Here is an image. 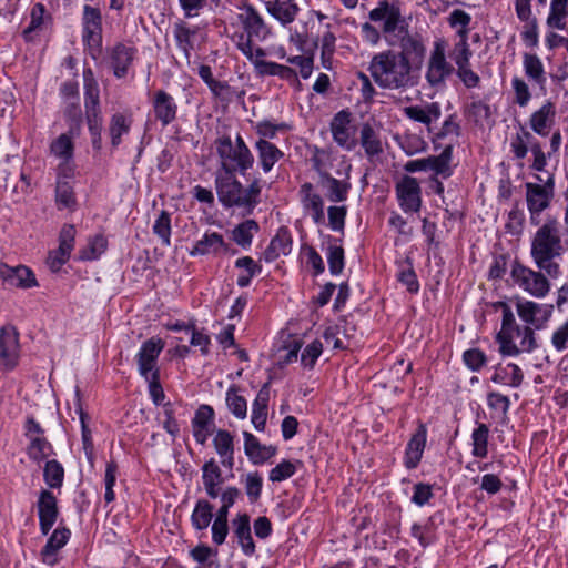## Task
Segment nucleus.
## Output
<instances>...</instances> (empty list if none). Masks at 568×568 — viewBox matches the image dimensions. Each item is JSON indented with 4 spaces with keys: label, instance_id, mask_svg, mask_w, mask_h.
<instances>
[{
    "label": "nucleus",
    "instance_id": "f257e3e1",
    "mask_svg": "<svg viewBox=\"0 0 568 568\" xmlns=\"http://www.w3.org/2000/svg\"><path fill=\"white\" fill-rule=\"evenodd\" d=\"M402 37L399 50L385 49L371 58L367 70L381 89L404 92L419 83L427 55L425 39L417 32Z\"/></svg>",
    "mask_w": 568,
    "mask_h": 568
},
{
    "label": "nucleus",
    "instance_id": "f03ea898",
    "mask_svg": "<svg viewBox=\"0 0 568 568\" xmlns=\"http://www.w3.org/2000/svg\"><path fill=\"white\" fill-rule=\"evenodd\" d=\"M368 19L369 21L361 24V37L372 47H376L383 37L393 44L394 38L400 40L403 34H410L399 6L388 0H379L368 12Z\"/></svg>",
    "mask_w": 568,
    "mask_h": 568
},
{
    "label": "nucleus",
    "instance_id": "7ed1b4c3",
    "mask_svg": "<svg viewBox=\"0 0 568 568\" xmlns=\"http://www.w3.org/2000/svg\"><path fill=\"white\" fill-rule=\"evenodd\" d=\"M564 251L560 223L556 217H548L531 239V258L538 270H544L548 276L557 278L561 275L557 258L561 257Z\"/></svg>",
    "mask_w": 568,
    "mask_h": 568
},
{
    "label": "nucleus",
    "instance_id": "20e7f679",
    "mask_svg": "<svg viewBox=\"0 0 568 568\" xmlns=\"http://www.w3.org/2000/svg\"><path fill=\"white\" fill-rule=\"evenodd\" d=\"M236 173H215V190L220 203L225 209H241L244 215L253 213L260 203L261 185L254 180L247 187L236 179Z\"/></svg>",
    "mask_w": 568,
    "mask_h": 568
},
{
    "label": "nucleus",
    "instance_id": "39448f33",
    "mask_svg": "<svg viewBox=\"0 0 568 568\" xmlns=\"http://www.w3.org/2000/svg\"><path fill=\"white\" fill-rule=\"evenodd\" d=\"M213 145L220 164L216 172L245 175L253 168L254 156L240 133L235 139L230 134L219 135Z\"/></svg>",
    "mask_w": 568,
    "mask_h": 568
},
{
    "label": "nucleus",
    "instance_id": "423d86ee",
    "mask_svg": "<svg viewBox=\"0 0 568 568\" xmlns=\"http://www.w3.org/2000/svg\"><path fill=\"white\" fill-rule=\"evenodd\" d=\"M237 22L241 24L242 32L233 34L232 39L236 48L243 53H251L250 41H264L270 34L271 29L266 24L262 14L248 1H241L237 4Z\"/></svg>",
    "mask_w": 568,
    "mask_h": 568
},
{
    "label": "nucleus",
    "instance_id": "0eeeda50",
    "mask_svg": "<svg viewBox=\"0 0 568 568\" xmlns=\"http://www.w3.org/2000/svg\"><path fill=\"white\" fill-rule=\"evenodd\" d=\"M535 178L542 184L527 182L525 190L530 224L538 226L541 223V212L550 206L555 195V176L552 173H548L546 180L540 175H535Z\"/></svg>",
    "mask_w": 568,
    "mask_h": 568
},
{
    "label": "nucleus",
    "instance_id": "6e6552de",
    "mask_svg": "<svg viewBox=\"0 0 568 568\" xmlns=\"http://www.w3.org/2000/svg\"><path fill=\"white\" fill-rule=\"evenodd\" d=\"M81 24L82 43L84 50L93 60H98L103 52V27L101 10L95 7L84 4Z\"/></svg>",
    "mask_w": 568,
    "mask_h": 568
},
{
    "label": "nucleus",
    "instance_id": "1a4fd4ad",
    "mask_svg": "<svg viewBox=\"0 0 568 568\" xmlns=\"http://www.w3.org/2000/svg\"><path fill=\"white\" fill-rule=\"evenodd\" d=\"M446 41L438 39L434 42L429 54L425 79L429 87L444 88L446 80L454 73L455 68L446 59Z\"/></svg>",
    "mask_w": 568,
    "mask_h": 568
},
{
    "label": "nucleus",
    "instance_id": "9d476101",
    "mask_svg": "<svg viewBox=\"0 0 568 568\" xmlns=\"http://www.w3.org/2000/svg\"><path fill=\"white\" fill-rule=\"evenodd\" d=\"M540 271H534L516 262L511 267V277L524 291L537 298H542L549 293L550 283Z\"/></svg>",
    "mask_w": 568,
    "mask_h": 568
},
{
    "label": "nucleus",
    "instance_id": "9b49d317",
    "mask_svg": "<svg viewBox=\"0 0 568 568\" xmlns=\"http://www.w3.org/2000/svg\"><path fill=\"white\" fill-rule=\"evenodd\" d=\"M495 310H501L503 321L501 328L496 335V341L499 344V352L504 356H517L518 351L514 342V328L517 326L514 313L506 302H496Z\"/></svg>",
    "mask_w": 568,
    "mask_h": 568
},
{
    "label": "nucleus",
    "instance_id": "f8f14e48",
    "mask_svg": "<svg viewBox=\"0 0 568 568\" xmlns=\"http://www.w3.org/2000/svg\"><path fill=\"white\" fill-rule=\"evenodd\" d=\"M400 209L405 213L418 212L422 207V189L416 178L404 175L395 185Z\"/></svg>",
    "mask_w": 568,
    "mask_h": 568
},
{
    "label": "nucleus",
    "instance_id": "ddd939ff",
    "mask_svg": "<svg viewBox=\"0 0 568 568\" xmlns=\"http://www.w3.org/2000/svg\"><path fill=\"white\" fill-rule=\"evenodd\" d=\"M352 122L353 116L347 109L338 111L331 121V133L334 142L346 151H352L357 145Z\"/></svg>",
    "mask_w": 568,
    "mask_h": 568
},
{
    "label": "nucleus",
    "instance_id": "4468645a",
    "mask_svg": "<svg viewBox=\"0 0 568 568\" xmlns=\"http://www.w3.org/2000/svg\"><path fill=\"white\" fill-rule=\"evenodd\" d=\"M516 308L521 321L534 329H542L552 315L554 305L539 304L532 301H518Z\"/></svg>",
    "mask_w": 568,
    "mask_h": 568
},
{
    "label": "nucleus",
    "instance_id": "2eb2a0df",
    "mask_svg": "<svg viewBox=\"0 0 568 568\" xmlns=\"http://www.w3.org/2000/svg\"><path fill=\"white\" fill-rule=\"evenodd\" d=\"M136 55V47L129 42H116L113 47L109 48L108 57L114 77L118 79L126 77Z\"/></svg>",
    "mask_w": 568,
    "mask_h": 568
},
{
    "label": "nucleus",
    "instance_id": "dca6fc26",
    "mask_svg": "<svg viewBox=\"0 0 568 568\" xmlns=\"http://www.w3.org/2000/svg\"><path fill=\"white\" fill-rule=\"evenodd\" d=\"M164 347L165 342L160 337H151L141 345L136 363L140 375L145 379H149L153 372H159L156 362Z\"/></svg>",
    "mask_w": 568,
    "mask_h": 568
},
{
    "label": "nucleus",
    "instance_id": "f3484780",
    "mask_svg": "<svg viewBox=\"0 0 568 568\" xmlns=\"http://www.w3.org/2000/svg\"><path fill=\"white\" fill-rule=\"evenodd\" d=\"M298 197L305 214L311 215L315 224H323L325 221L324 200L311 182L300 186Z\"/></svg>",
    "mask_w": 568,
    "mask_h": 568
},
{
    "label": "nucleus",
    "instance_id": "a211bd4d",
    "mask_svg": "<svg viewBox=\"0 0 568 568\" xmlns=\"http://www.w3.org/2000/svg\"><path fill=\"white\" fill-rule=\"evenodd\" d=\"M39 526L42 535H48L59 516L58 499L52 491L42 489L37 501Z\"/></svg>",
    "mask_w": 568,
    "mask_h": 568
},
{
    "label": "nucleus",
    "instance_id": "6ab92c4d",
    "mask_svg": "<svg viewBox=\"0 0 568 568\" xmlns=\"http://www.w3.org/2000/svg\"><path fill=\"white\" fill-rule=\"evenodd\" d=\"M0 278L9 286L28 290L39 286L36 274L26 265L9 266L0 263Z\"/></svg>",
    "mask_w": 568,
    "mask_h": 568
},
{
    "label": "nucleus",
    "instance_id": "aec40b11",
    "mask_svg": "<svg viewBox=\"0 0 568 568\" xmlns=\"http://www.w3.org/2000/svg\"><path fill=\"white\" fill-rule=\"evenodd\" d=\"M79 135L80 134H71L70 131H68L67 133L60 134L50 144L51 154L62 161L57 168V172H59L60 175L63 174L64 176H68L67 172H73V169L70 165L74 154L73 138Z\"/></svg>",
    "mask_w": 568,
    "mask_h": 568
},
{
    "label": "nucleus",
    "instance_id": "412c9836",
    "mask_svg": "<svg viewBox=\"0 0 568 568\" xmlns=\"http://www.w3.org/2000/svg\"><path fill=\"white\" fill-rule=\"evenodd\" d=\"M222 253L235 254L236 250L232 248L229 243L224 241L222 234L217 232H205L202 239L195 242L190 251L191 256L197 255H220Z\"/></svg>",
    "mask_w": 568,
    "mask_h": 568
},
{
    "label": "nucleus",
    "instance_id": "4be33fe9",
    "mask_svg": "<svg viewBox=\"0 0 568 568\" xmlns=\"http://www.w3.org/2000/svg\"><path fill=\"white\" fill-rule=\"evenodd\" d=\"M154 118L162 126H168L176 120L178 104L174 98L164 90H158L152 98Z\"/></svg>",
    "mask_w": 568,
    "mask_h": 568
},
{
    "label": "nucleus",
    "instance_id": "5701e85b",
    "mask_svg": "<svg viewBox=\"0 0 568 568\" xmlns=\"http://www.w3.org/2000/svg\"><path fill=\"white\" fill-rule=\"evenodd\" d=\"M427 442V428L423 423L418 424L405 448L404 465L407 469H415L422 458Z\"/></svg>",
    "mask_w": 568,
    "mask_h": 568
},
{
    "label": "nucleus",
    "instance_id": "b1692460",
    "mask_svg": "<svg viewBox=\"0 0 568 568\" xmlns=\"http://www.w3.org/2000/svg\"><path fill=\"white\" fill-rule=\"evenodd\" d=\"M406 118L426 125L429 133L433 132L432 124L442 116V108L438 102H428L424 105H409L403 110Z\"/></svg>",
    "mask_w": 568,
    "mask_h": 568
},
{
    "label": "nucleus",
    "instance_id": "393cba45",
    "mask_svg": "<svg viewBox=\"0 0 568 568\" xmlns=\"http://www.w3.org/2000/svg\"><path fill=\"white\" fill-rule=\"evenodd\" d=\"M214 429V410L209 405H201L192 419V430L196 443L204 445Z\"/></svg>",
    "mask_w": 568,
    "mask_h": 568
},
{
    "label": "nucleus",
    "instance_id": "a878e982",
    "mask_svg": "<svg viewBox=\"0 0 568 568\" xmlns=\"http://www.w3.org/2000/svg\"><path fill=\"white\" fill-rule=\"evenodd\" d=\"M265 9L283 27L293 23L301 11L297 0L265 1Z\"/></svg>",
    "mask_w": 568,
    "mask_h": 568
},
{
    "label": "nucleus",
    "instance_id": "bb28decb",
    "mask_svg": "<svg viewBox=\"0 0 568 568\" xmlns=\"http://www.w3.org/2000/svg\"><path fill=\"white\" fill-rule=\"evenodd\" d=\"M556 120V106L551 101L544 103L538 110L531 113L529 126L532 132L540 136H547Z\"/></svg>",
    "mask_w": 568,
    "mask_h": 568
},
{
    "label": "nucleus",
    "instance_id": "cd10ccee",
    "mask_svg": "<svg viewBox=\"0 0 568 568\" xmlns=\"http://www.w3.org/2000/svg\"><path fill=\"white\" fill-rule=\"evenodd\" d=\"M244 453L254 465H262L276 455L275 446L262 445L256 436L248 432H243Z\"/></svg>",
    "mask_w": 568,
    "mask_h": 568
},
{
    "label": "nucleus",
    "instance_id": "c85d7f7f",
    "mask_svg": "<svg viewBox=\"0 0 568 568\" xmlns=\"http://www.w3.org/2000/svg\"><path fill=\"white\" fill-rule=\"evenodd\" d=\"M292 244L293 240L290 230L286 226H281L263 252V258L265 262L272 263L281 255L290 254Z\"/></svg>",
    "mask_w": 568,
    "mask_h": 568
},
{
    "label": "nucleus",
    "instance_id": "c756f323",
    "mask_svg": "<svg viewBox=\"0 0 568 568\" xmlns=\"http://www.w3.org/2000/svg\"><path fill=\"white\" fill-rule=\"evenodd\" d=\"M233 534L237 539L242 551L246 556H252L255 552V544L251 532L250 516L246 513L237 514L233 520Z\"/></svg>",
    "mask_w": 568,
    "mask_h": 568
},
{
    "label": "nucleus",
    "instance_id": "7c9ffc66",
    "mask_svg": "<svg viewBox=\"0 0 568 568\" xmlns=\"http://www.w3.org/2000/svg\"><path fill=\"white\" fill-rule=\"evenodd\" d=\"M71 537V531L67 527H58L49 537L40 555L44 564L53 566L57 564L58 551L63 548Z\"/></svg>",
    "mask_w": 568,
    "mask_h": 568
},
{
    "label": "nucleus",
    "instance_id": "2f4dec72",
    "mask_svg": "<svg viewBox=\"0 0 568 568\" xmlns=\"http://www.w3.org/2000/svg\"><path fill=\"white\" fill-rule=\"evenodd\" d=\"M19 342L14 331L0 329V362L7 369H13L18 363Z\"/></svg>",
    "mask_w": 568,
    "mask_h": 568
},
{
    "label": "nucleus",
    "instance_id": "473e14b6",
    "mask_svg": "<svg viewBox=\"0 0 568 568\" xmlns=\"http://www.w3.org/2000/svg\"><path fill=\"white\" fill-rule=\"evenodd\" d=\"M202 483L206 495L215 499L220 495L221 485L224 483L223 474L214 458L202 466Z\"/></svg>",
    "mask_w": 568,
    "mask_h": 568
},
{
    "label": "nucleus",
    "instance_id": "72a5a7b5",
    "mask_svg": "<svg viewBox=\"0 0 568 568\" xmlns=\"http://www.w3.org/2000/svg\"><path fill=\"white\" fill-rule=\"evenodd\" d=\"M58 179L55 184V204L58 210H70L74 211L77 209V197L73 191V186L70 182L72 176V172H67L68 176L63 174L60 175L57 172Z\"/></svg>",
    "mask_w": 568,
    "mask_h": 568
},
{
    "label": "nucleus",
    "instance_id": "f704fd0d",
    "mask_svg": "<svg viewBox=\"0 0 568 568\" xmlns=\"http://www.w3.org/2000/svg\"><path fill=\"white\" fill-rule=\"evenodd\" d=\"M361 145L364 149L365 155L369 161L379 158L383 152V142L379 132L376 131L369 123H364L359 132Z\"/></svg>",
    "mask_w": 568,
    "mask_h": 568
},
{
    "label": "nucleus",
    "instance_id": "c9c22d12",
    "mask_svg": "<svg viewBox=\"0 0 568 568\" xmlns=\"http://www.w3.org/2000/svg\"><path fill=\"white\" fill-rule=\"evenodd\" d=\"M213 446L221 457V464L232 469L234 466V437L225 429H219L213 438Z\"/></svg>",
    "mask_w": 568,
    "mask_h": 568
},
{
    "label": "nucleus",
    "instance_id": "e433bc0d",
    "mask_svg": "<svg viewBox=\"0 0 568 568\" xmlns=\"http://www.w3.org/2000/svg\"><path fill=\"white\" fill-rule=\"evenodd\" d=\"M271 382H266L258 390L252 405V423L257 430H264L267 420Z\"/></svg>",
    "mask_w": 568,
    "mask_h": 568
},
{
    "label": "nucleus",
    "instance_id": "4c0bfd02",
    "mask_svg": "<svg viewBox=\"0 0 568 568\" xmlns=\"http://www.w3.org/2000/svg\"><path fill=\"white\" fill-rule=\"evenodd\" d=\"M254 146L261 168L265 173L270 172L275 163L284 156V152L268 140L258 139Z\"/></svg>",
    "mask_w": 568,
    "mask_h": 568
},
{
    "label": "nucleus",
    "instance_id": "58836bf2",
    "mask_svg": "<svg viewBox=\"0 0 568 568\" xmlns=\"http://www.w3.org/2000/svg\"><path fill=\"white\" fill-rule=\"evenodd\" d=\"M523 67L528 80L538 85L541 91H545L547 78L540 58L535 53H524Z\"/></svg>",
    "mask_w": 568,
    "mask_h": 568
},
{
    "label": "nucleus",
    "instance_id": "ea45409f",
    "mask_svg": "<svg viewBox=\"0 0 568 568\" xmlns=\"http://www.w3.org/2000/svg\"><path fill=\"white\" fill-rule=\"evenodd\" d=\"M258 232V223L255 220L247 219L234 226L231 231V240L243 250H248Z\"/></svg>",
    "mask_w": 568,
    "mask_h": 568
},
{
    "label": "nucleus",
    "instance_id": "a19ab883",
    "mask_svg": "<svg viewBox=\"0 0 568 568\" xmlns=\"http://www.w3.org/2000/svg\"><path fill=\"white\" fill-rule=\"evenodd\" d=\"M524 374L517 364L509 363L505 366L497 365L491 376V381L496 384L517 388L521 385Z\"/></svg>",
    "mask_w": 568,
    "mask_h": 568
},
{
    "label": "nucleus",
    "instance_id": "79ce46f5",
    "mask_svg": "<svg viewBox=\"0 0 568 568\" xmlns=\"http://www.w3.org/2000/svg\"><path fill=\"white\" fill-rule=\"evenodd\" d=\"M133 119L131 114L121 112L114 113L109 123V135L112 148H118L122 142V136L129 134Z\"/></svg>",
    "mask_w": 568,
    "mask_h": 568
},
{
    "label": "nucleus",
    "instance_id": "37998d69",
    "mask_svg": "<svg viewBox=\"0 0 568 568\" xmlns=\"http://www.w3.org/2000/svg\"><path fill=\"white\" fill-rule=\"evenodd\" d=\"M453 156V146L447 145L439 155L426 158V171H433L436 175L447 179L453 174L450 166Z\"/></svg>",
    "mask_w": 568,
    "mask_h": 568
},
{
    "label": "nucleus",
    "instance_id": "c03bdc74",
    "mask_svg": "<svg viewBox=\"0 0 568 568\" xmlns=\"http://www.w3.org/2000/svg\"><path fill=\"white\" fill-rule=\"evenodd\" d=\"M84 108L85 111L100 109V89L91 68L83 70Z\"/></svg>",
    "mask_w": 568,
    "mask_h": 568
},
{
    "label": "nucleus",
    "instance_id": "a18cd8bd",
    "mask_svg": "<svg viewBox=\"0 0 568 568\" xmlns=\"http://www.w3.org/2000/svg\"><path fill=\"white\" fill-rule=\"evenodd\" d=\"M213 518V505L206 499H199L191 515V524L196 530L206 529Z\"/></svg>",
    "mask_w": 568,
    "mask_h": 568
},
{
    "label": "nucleus",
    "instance_id": "49530a36",
    "mask_svg": "<svg viewBox=\"0 0 568 568\" xmlns=\"http://www.w3.org/2000/svg\"><path fill=\"white\" fill-rule=\"evenodd\" d=\"M456 38L457 40L449 51V58L454 64L458 67L459 64L462 65L470 62L473 51L468 43V37H465V31L456 32Z\"/></svg>",
    "mask_w": 568,
    "mask_h": 568
},
{
    "label": "nucleus",
    "instance_id": "de8ad7c7",
    "mask_svg": "<svg viewBox=\"0 0 568 568\" xmlns=\"http://www.w3.org/2000/svg\"><path fill=\"white\" fill-rule=\"evenodd\" d=\"M52 454L53 447L44 436L34 437L31 438V440H29V445L27 447V455L31 460L39 464L47 459Z\"/></svg>",
    "mask_w": 568,
    "mask_h": 568
},
{
    "label": "nucleus",
    "instance_id": "09e8293b",
    "mask_svg": "<svg viewBox=\"0 0 568 568\" xmlns=\"http://www.w3.org/2000/svg\"><path fill=\"white\" fill-rule=\"evenodd\" d=\"M323 180L326 181L327 199L331 202H345L348 197L351 183L348 181L338 180L331 174H327Z\"/></svg>",
    "mask_w": 568,
    "mask_h": 568
},
{
    "label": "nucleus",
    "instance_id": "8fccbe9b",
    "mask_svg": "<svg viewBox=\"0 0 568 568\" xmlns=\"http://www.w3.org/2000/svg\"><path fill=\"white\" fill-rule=\"evenodd\" d=\"M489 427L480 423L471 433V454L478 458H485L488 454Z\"/></svg>",
    "mask_w": 568,
    "mask_h": 568
},
{
    "label": "nucleus",
    "instance_id": "3c124183",
    "mask_svg": "<svg viewBox=\"0 0 568 568\" xmlns=\"http://www.w3.org/2000/svg\"><path fill=\"white\" fill-rule=\"evenodd\" d=\"M108 247V240L102 234H97L89 239L88 245L79 251V258L82 261H93L99 258Z\"/></svg>",
    "mask_w": 568,
    "mask_h": 568
},
{
    "label": "nucleus",
    "instance_id": "603ef678",
    "mask_svg": "<svg viewBox=\"0 0 568 568\" xmlns=\"http://www.w3.org/2000/svg\"><path fill=\"white\" fill-rule=\"evenodd\" d=\"M568 16V0H551L547 26L554 29H565Z\"/></svg>",
    "mask_w": 568,
    "mask_h": 568
},
{
    "label": "nucleus",
    "instance_id": "864d4df0",
    "mask_svg": "<svg viewBox=\"0 0 568 568\" xmlns=\"http://www.w3.org/2000/svg\"><path fill=\"white\" fill-rule=\"evenodd\" d=\"M63 116L71 134H80L82 128V110L79 101L64 103Z\"/></svg>",
    "mask_w": 568,
    "mask_h": 568
},
{
    "label": "nucleus",
    "instance_id": "5fc2aeb1",
    "mask_svg": "<svg viewBox=\"0 0 568 568\" xmlns=\"http://www.w3.org/2000/svg\"><path fill=\"white\" fill-rule=\"evenodd\" d=\"M399 267L396 275L397 281L403 284L410 294H416L419 291V282L410 260L407 258Z\"/></svg>",
    "mask_w": 568,
    "mask_h": 568
},
{
    "label": "nucleus",
    "instance_id": "6e6d98bb",
    "mask_svg": "<svg viewBox=\"0 0 568 568\" xmlns=\"http://www.w3.org/2000/svg\"><path fill=\"white\" fill-rule=\"evenodd\" d=\"M196 33V29H190L186 23L179 22L174 26V38L178 47L184 52L185 57H190L194 49L192 37Z\"/></svg>",
    "mask_w": 568,
    "mask_h": 568
},
{
    "label": "nucleus",
    "instance_id": "4d7b16f0",
    "mask_svg": "<svg viewBox=\"0 0 568 568\" xmlns=\"http://www.w3.org/2000/svg\"><path fill=\"white\" fill-rule=\"evenodd\" d=\"M226 405L229 410L240 419H244L247 414L246 399L239 394L236 386H231L226 392Z\"/></svg>",
    "mask_w": 568,
    "mask_h": 568
},
{
    "label": "nucleus",
    "instance_id": "13d9d810",
    "mask_svg": "<svg viewBox=\"0 0 568 568\" xmlns=\"http://www.w3.org/2000/svg\"><path fill=\"white\" fill-rule=\"evenodd\" d=\"M43 479L50 488H60L64 480V468L55 459L48 460L43 469Z\"/></svg>",
    "mask_w": 568,
    "mask_h": 568
},
{
    "label": "nucleus",
    "instance_id": "bf43d9fd",
    "mask_svg": "<svg viewBox=\"0 0 568 568\" xmlns=\"http://www.w3.org/2000/svg\"><path fill=\"white\" fill-rule=\"evenodd\" d=\"M515 338L519 339V343L516 344L518 354H520L521 352L530 353L537 347L534 328L530 326L520 327L519 325H517L514 328V339Z\"/></svg>",
    "mask_w": 568,
    "mask_h": 568
},
{
    "label": "nucleus",
    "instance_id": "052dcab7",
    "mask_svg": "<svg viewBox=\"0 0 568 568\" xmlns=\"http://www.w3.org/2000/svg\"><path fill=\"white\" fill-rule=\"evenodd\" d=\"M244 484L245 494L251 504H255L262 495L263 478L258 471H252L246 474L242 478Z\"/></svg>",
    "mask_w": 568,
    "mask_h": 568
},
{
    "label": "nucleus",
    "instance_id": "680f3d73",
    "mask_svg": "<svg viewBox=\"0 0 568 568\" xmlns=\"http://www.w3.org/2000/svg\"><path fill=\"white\" fill-rule=\"evenodd\" d=\"M532 139V133L525 129L520 128V132L516 133L510 141V151L514 154L516 160H523L526 158L528 153V144Z\"/></svg>",
    "mask_w": 568,
    "mask_h": 568
},
{
    "label": "nucleus",
    "instance_id": "e2e57ef3",
    "mask_svg": "<svg viewBox=\"0 0 568 568\" xmlns=\"http://www.w3.org/2000/svg\"><path fill=\"white\" fill-rule=\"evenodd\" d=\"M326 257L331 274H341L345 266L344 248L336 243H331L326 250Z\"/></svg>",
    "mask_w": 568,
    "mask_h": 568
},
{
    "label": "nucleus",
    "instance_id": "0e129e2a",
    "mask_svg": "<svg viewBox=\"0 0 568 568\" xmlns=\"http://www.w3.org/2000/svg\"><path fill=\"white\" fill-rule=\"evenodd\" d=\"M153 233L158 235L165 246L171 244V214L162 210L153 224Z\"/></svg>",
    "mask_w": 568,
    "mask_h": 568
},
{
    "label": "nucleus",
    "instance_id": "69168bd1",
    "mask_svg": "<svg viewBox=\"0 0 568 568\" xmlns=\"http://www.w3.org/2000/svg\"><path fill=\"white\" fill-rule=\"evenodd\" d=\"M296 464H300V462L297 460L296 463H293L291 460L283 459L270 470L268 479L273 483H280L291 478L296 473Z\"/></svg>",
    "mask_w": 568,
    "mask_h": 568
},
{
    "label": "nucleus",
    "instance_id": "338daca9",
    "mask_svg": "<svg viewBox=\"0 0 568 568\" xmlns=\"http://www.w3.org/2000/svg\"><path fill=\"white\" fill-rule=\"evenodd\" d=\"M511 88L515 95V103L521 108L527 106L531 99V93L527 82L520 77H514L511 79Z\"/></svg>",
    "mask_w": 568,
    "mask_h": 568
},
{
    "label": "nucleus",
    "instance_id": "774afa93",
    "mask_svg": "<svg viewBox=\"0 0 568 568\" xmlns=\"http://www.w3.org/2000/svg\"><path fill=\"white\" fill-rule=\"evenodd\" d=\"M323 353V344L320 339L311 342L301 354V363L304 367L312 369L317 358Z\"/></svg>",
    "mask_w": 568,
    "mask_h": 568
}]
</instances>
